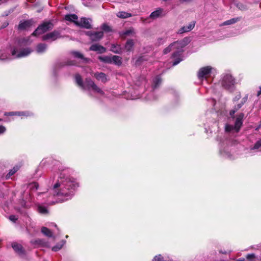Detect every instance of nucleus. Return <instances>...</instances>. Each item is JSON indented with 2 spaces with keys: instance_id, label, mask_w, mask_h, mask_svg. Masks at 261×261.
<instances>
[{
  "instance_id": "f257e3e1",
  "label": "nucleus",
  "mask_w": 261,
  "mask_h": 261,
  "mask_svg": "<svg viewBox=\"0 0 261 261\" xmlns=\"http://www.w3.org/2000/svg\"><path fill=\"white\" fill-rule=\"evenodd\" d=\"M78 186V184L73 178L65 177L61 173L58 181L54 186L53 190L57 196L63 197V200H67L71 198L75 189Z\"/></svg>"
},
{
  "instance_id": "f03ea898",
  "label": "nucleus",
  "mask_w": 261,
  "mask_h": 261,
  "mask_svg": "<svg viewBox=\"0 0 261 261\" xmlns=\"http://www.w3.org/2000/svg\"><path fill=\"white\" fill-rule=\"evenodd\" d=\"M189 42L190 41L189 38H185L181 40L177 41L171 43L163 50L164 54H167L172 50H175L172 55V57L175 59V61L173 63V66L176 65L182 60V58L181 57L182 48L186 46Z\"/></svg>"
},
{
  "instance_id": "7ed1b4c3",
  "label": "nucleus",
  "mask_w": 261,
  "mask_h": 261,
  "mask_svg": "<svg viewBox=\"0 0 261 261\" xmlns=\"http://www.w3.org/2000/svg\"><path fill=\"white\" fill-rule=\"evenodd\" d=\"M243 114L242 113L239 115L235 120L234 126L229 124H226L225 127V131L226 132L238 133L243 124Z\"/></svg>"
},
{
  "instance_id": "20e7f679",
  "label": "nucleus",
  "mask_w": 261,
  "mask_h": 261,
  "mask_svg": "<svg viewBox=\"0 0 261 261\" xmlns=\"http://www.w3.org/2000/svg\"><path fill=\"white\" fill-rule=\"evenodd\" d=\"M53 25L51 23L47 22H44L39 25L37 29L33 32V35L37 36L45 33V32L52 29Z\"/></svg>"
},
{
  "instance_id": "39448f33",
  "label": "nucleus",
  "mask_w": 261,
  "mask_h": 261,
  "mask_svg": "<svg viewBox=\"0 0 261 261\" xmlns=\"http://www.w3.org/2000/svg\"><path fill=\"white\" fill-rule=\"evenodd\" d=\"M84 89L90 90L92 89L94 92L99 93L101 95L103 94V92L90 79H86L84 84V87H82Z\"/></svg>"
},
{
  "instance_id": "423d86ee",
  "label": "nucleus",
  "mask_w": 261,
  "mask_h": 261,
  "mask_svg": "<svg viewBox=\"0 0 261 261\" xmlns=\"http://www.w3.org/2000/svg\"><path fill=\"white\" fill-rule=\"evenodd\" d=\"M221 84L223 87L230 89L234 85V80L230 74H226L222 78Z\"/></svg>"
},
{
  "instance_id": "0eeeda50",
  "label": "nucleus",
  "mask_w": 261,
  "mask_h": 261,
  "mask_svg": "<svg viewBox=\"0 0 261 261\" xmlns=\"http://www.w3.org/2000/svg\"><path fill=\"white\" fill-rule=\"evenodd\" d=\"M212 70V68L211 66H206L201 68L198 72V77L200 80H203V79H206L207 77L210 75Z\"/></svg>"
},
{
  "instance_id": "6e6552de",
  "label": "nucleus",
  "mask_w": 261,
  "mask_h": 261,
  "mask_svg": "<svg viewBox=\"0 0 261 261\" xmlns=\"http://www.w3.org/2000/svg\"><path fill=\"white\" fill-rule=\"evenodd\" d=\"M86 34L89 37L91 40L93 41H96L100 40L103 36V32H86Z\"/></svg>"
},
{
  "instance_id": "1a4fd4ad",
  "label": "nucleus",
  "mask_w": 261,
  "mask_h": 261,
  "mask_svg": "<svg viewBox=\"0 0 261 261\" xmlns=\"http://www.w3.org/2000/svg\"><path fill=\"white\" fill-rule=\"evenodd\" d=\"M91 22L92 20L91 19L83 17L81 18L80 20H78V22H76V25L89 29L92 28Z\"/></svg>"
},
{
  "instance_id": "9d476101",
  "label": "nucleus",
  "mask_w": 261,
  "mask_h": 261,
  "mask_svg": "<svg viewBox=\"0 0 261 261\" xmlns=\"http://www.w3.org/2000/svg\"><path fill=\"white\" fill-rule=\"evenodd\" d=\"M32 51L31 49L27 48L21 50L19 53L17 54L16 50L14 49L12 52V54L15 58H22L29 55Z\"/></svg>"
},
{
  "instance_id": "9b49d317",
  "label": "nucleus",
  "mask_w": 261,
  "mask_h": 261,
  "mask_svg": "<svg viewBox=\"0 0 261 261\" xmlns=\"http://www.w3.org/2000/svg\"><path fill=\"white\" fill-rule=\"evenodd\" d=\"M60 37V33L58 31H54L44 35L42 37V39L43 40H49L51 41H54Z\"/></svg>"
},
{
  "instance_id": "f8f14e48",
  "label": "nucleus",
  "mask_w": 261,
  "mask_h": 261,
  "mask_svg": "<svg viewBox=\"0 0 261 261\" xmlns=\"http://www.w3.org/2000/svg\"><path fill=\"white\" fill-rule=\"evenodd\" d=\"M195 24V21L191 22L189 24L187 25L184 26L181 28H180L178 31V33L182 34L185 32H188L191 31L194 27Z\"/></svg>"
},
{
  "instance_id": "ddd939ff",
  "label": "nucleus",
  "mask_w": 261,
  "mask_h": 261,
  "mask_svg": "<svg viewBox=\"0 0 261 261\" xmlns=\"http://www.w3.org/2000/svg\"><path fill=\"white\" fill-rule=\"evenodd\" d=\"M90 50L97 51L98 53H103L106 50L104 47L97 44L92 45L90 47Z\"/></svg>"
},
{
  "instance_id": "4468645a",
  "label": "nucleus",
  "mask_w": 261,
  "mask_h": 261,
  "mask_svg": "<svg viewBox=\"0 0 261 261\" xmlns=\"http://www.w3.org/2000/svg\"><path fill=\"white\" fill-rule=\"evenodd\" d=\"M163 12L164 10L163 9L159 8L152 12L150 14L149 17L153 19L159 18V17L163 15Z\"/></svg>"
},
{
  "instance_id": "2eb2a0df",
  "label": "nucleus",
  "mask_w": 261,
  "mask_h": 261,
  "mask_svg": "<svg viewBox=\"0 0 261 261\" xmlns=\"http://www.w3.org/2000/svg\"><path fill=\"white\" fill-rule=\"evenodd\" d=\"M65 19L66 21L73 22L76 25V22H78V17L75 14H67L65 16Z\"/></svg>"
},
{
  "instance_id": "dca6fc26",
  "label": "nucleus",
  "mask_w": 261,
  "mask_h": 261,
  "mask_svg": "<svg viewBox=\"0 0 261 261\" xmlns=\"http://www.w3.org/2000/svg\"><path fill=\"white\" fill-rule=\"evenodd\" d=\"M94 76L97 80L100 81L103 83H106L108 81L107 75L102 72L95 73H94Z\"/></svg>"
},
{
  "instance_id": "f3484780",
  "label": "nucleus",
  "mask_w": 261,
  "mask_h": 261,
  "mask_svg": "<svg viewBox=\"0 0 261 261\" xmlns=\"http://www.w3.org/2000/svg\"><path fill=\"white\" fill-rule=\"evenodd\" d=\"M12 247L13 248L14 251L18 253H23L22 246L21 244L16 242H13L12 243Z\"/></svg>"
},
{
  "instance_id": "a211bd4d",
  "label": "nucleus",
  "mask_w": 261,
  "mask_h": 261,
  "mask_svg": "<svg viewBox=\"0 0 261 261\" xmlns=\"http://www.w3.org/2000/svg\"><path fill=\"white\" fill-rule=\"evenodd\" d=\"M121 58L118 56H113L111 57V63H114L118 65H120L121 64Z\"/></svg>"
},
{
  "instance_id": "6ab92c4d",
  "label": "nucleus",
  "mask_w": 261,
  "mask_h": 261,
  "mask_svg": "<svg viewBox=\"0 0 261 261\" xmlns=\"http://www.w3.org/2000/svg\"><path fill=\"white\" fill-rule=\"evenodd\" d=\"M246 261H261V258H259L254 254H248L246 256Z\"/></svg>"
},
{
  "instance_id": "aec40b11",
  "label": "nucleus",
  "mask_w": 261,
  "mask_h": 261,
  "mask_svg": "<svg viewBox=\"0 0 261 261\" xmlns=\"http://www.w3.org/2000/svg\"><path fill=\"white\" fill-rule=\"evenodd\" d=\"M116 15L118 17L120 18H126L132 16L130 13L123 11L118 12Z\"/></svg>"
},
{
  "instance_id": "412c9836",
  "label": "nucleus",
  "mask_w": 261,
  "mask_h": 261,
  "mask_svg": "<svg viewBox=\"0 0 261 261\" xmlns=\"http://www.w3.org/2000/svg\"><path fill=\"white\" fill-rule=\"evenodd\" d=\"M240 19V18L239 17L233 18H232V19H230L229 20L224 21L221 24V25H228L236 23L238 21H239Z\"/></svg>"
},
{
  "instance_id": "4be33fe9",
  "label": "nucleus",
  "mask_w": 261,
  "mask_h": 261,
  "mask_svg": "<svg viewBox=\"0 0 261 261\" xmlns=\"http://www.w3.org/2000/svg\"><path fill=\"white\" fill-rule=\"evenodd\" d=\"M31 24V22L30 21H25L20 23L19 24L18 28L20 30L25 29L29 28Z\"/></svg>"
},
{
  "instance_id": "5701e85b",
  "label": "nucleus",
  "mask_w": 261,
  "mask_h": 261,
  "mask_svg": "<svg viewBox=\"0 0 261 261\" xmlns=\"http://www.w3.org/2000/svg\"><path fill=\"white\" fill-rule=\"evenodd\" d=\"M134 45L133 41L132 40H128L125 44V49L128 51H130L133 49Z\"/></svg>"
},
{
  "instance_id": "b1692460",
  "label": "nucleus",
  "mask_w": 261,
  "mask_h": 261,
  "mask_svg": "<svg viewBox=\"0 0 261 261\" xmlns=\"http://www.w3.org/2000/svg\"><path fill=\"white\" fill-rule=\"evenodd\" d=\"M5 115H6V116H7V115H9V116L18 115V116H28L29 115L28 113H27H27H25V112H18L5 113Z\"/></svg>"
},
{
  "instance_id": "393cba45",
  "label": "nucleus",
  "mask_w": 261,
  "mask_h": 261,
  "mask_svg": "<svg viewBox=\"0 0 261 261\" xmlns=\"http://www.w3.org/2000/svg\"><path fill=\"white\" fill-rule=\"evenodd\" d=\"M46 49V45L45 44H39L37 46L36 51L38 53H43Z\"/></svg>"
},
{
  "instance_id": "a878e982",
  "label": "nucleus",
  "mask_w": 261,
  "mask_h": 261,
  "mask_svg": "<svg viewBox=\"0 0 261 261\" xmlns=\"http://www.w3.org/2000/svg\"><path fill=\"white\" fill-rule=\"evenodd\" d=\"M111 50L116 54H120L121 53V48L119 45L113 44L111 47Z\"/></svg>"
},
{
  "instance_id": "bb28decb",
  "label": "nucleus",
  "mask_w": 261,
  "mask_h": 261,
  "mask_svg": "<svg viewBox=\"0 0 261 261\" xmlns=\"http://www.w3.org/2000/svg\"><path fill=\"white\" fill-rule=\"evenodd\" d=\"M41 232L44 235H45L48 237H51L53 236L52 232L47 227H43L41 228Z\"/></svg>"
},
{
  "instance_id": "cd10ccee",
  "label": "nucleus",
  "mask_w": 261,
  "mask_h": 261,
  "mask_svg": "<svg viewBox=\"0 0 261 261\" xmlns=\"http://www.w3.org/2000/svg\"><path fill=\"white\" fill-rule=\"evenodd\" d=\"M111 57L109 56H99L98 59L100 61L106 63H111Z\"/></svg>"
},
{
  "instance_id": "c85d7f7f",
  "label": "nucleus",
  "mask_w": 261,
  "mask_h": 261,
  "mask_svg": "<svg viewBox=\"0 0 261 261\" xmlns=\"http://www.w3.org/2000/svg\"><path fill=\"white\" fill-rule=\"evenodd\" d=\"M75 81L77 85L81 87V88L84 87V84L82 82V79L81 78V76L79 74H76L75 75Z\"/></svg>"
},
{
  "instance_id": "c756f323",
  "label": "nucleus",
  "mask_w": 261,
  "mask_h": 261,
  "mask_svg": "<svg viewBox=\"0 0 261 261\" xmlns=\"http://www.w3.org/2000/svg\"><path fill=\"white\" fill-rule=\"evenodd\" d=\"M135 34V31L134 29L130 28L126 31L123 32L121 35L123 36H130L134 35Z\"/></svg>"
},
{
  "instance_id": "7c9ffc66",
  "label": "nucleus",
  "mask_w": 261,
  "mask_h": 261,
  "mask_svg": "<svg viewBox=\"0 0 261 261\" xmlns=\"http://www.w3.org/2000/svg\"><path fill=\"white\" fill-rule=\"evenodd\" d=\"M72 55L75 58L83 59L84 60H87L86 59L84 58L83 55L80 52L74 51L71 53Z\"/></svg>"
},
{
  "instance_id": "2f4dec72",
  "label": "nucleus",
  "mask_w": 261,
  "mask_h": 261,
  "mask_svg": "<svg viewBox=\"0 0 261 261\" xmlns=\"http://www.w3.org/2000/svg\"><path fill=\"white\" fill-rule=\"evenodd\" d=\"M38 211L39 213L42 214H45L48 213L47 208L41 205H39L38 206Z\"/></svg>"
},
{
  "instance_id": "473e14b6",
  "label": "nucleus",
  "mask_w": 261,
  "mask_h": 261,
  "mask_svg": "<svg viewBox=\"0 0 261 261\" xmlns=\"http://www.w3.org/2000/svg\"><path fill=\"white\" fill-rule=\"evenodd\" d=\"M161 83V80L160 77L159 76L156 77L154 81H153V84H154V88H156L158 87V86Z\"/></svg>"
},
{
  "instance_id": "72a5a7b5",
  "label": "nucleus",
  "mask_w": 261,
  "mask_h": 261,
  "mask_svg": "<svg viewBox=\"0 0 261 261\" xmlns=\"http://www.w3.org/2000/svg\"><path fill=\"white\" fill-rule=\"evenodd\" d=\"M19 168L17 166L14 167L12 170L10 171L9 172V174L8 175H9V177H10L11 175H13L14 174H15L17 171L18 170Z\"/></svg>"
},
{
  "instance_id": "f704fd0d",
  "label": "nucleus",
  "mask_w": 261,
  "mask_h": 261,
  "mask_svg": "<svg viewBox=\"0 0 261 261\" xmlns=\"http://www.w3.org/2000/svg\"><path fill=\"white\" fill-rule=\"evenodd\" d=\"M101 29L106 32H111L112 31L111 28L106 24H103L101 26Z\"/></svg>"
},
{
  "instance_id": "c9c22d12",
  "label": "nucleus",
  "mask_w": 261,
  "mask_h": 261,
  "mask_svg": "<svg viewBox=\"0 0 261 261\" xmlns=\"http://www.w3.org/2000/svg\"><path fill=\"white\" fill-rule=\"evenodd\" d=\"M64 244V243H63L62 245H57L53 247L52 248V250L54 251H57L59 250L60 249L62 248Z\"/></svg>"
},
{
  "instance_id": "e433bc0d",
  "label": "nucleus",
  "mask_w": 261,
  "mask_h": 261,
  "mask_svg": "<svg viewBox=\"0 0 261 261\" xmlns=\"http://www.w3.org/2000/svg\"><path fill=\"white\" fill-rule=\"evenodd\" d=\"M261 147V140L257 141L254 144L253 149H258Z\"/></svg>"
},
{
  "instance_id": "4c0bfd02",
  "label": "nucleus",
  "mask_w": 261,
  "mask_h": 261,
  "mask_svg": "<svg viewBox=\"0 0 261 261\" xmlns=\"http://www.w3.org/2000/svg\"><path fill=\"white\" fill-rule=\"evenodd\" d=\"M17 219L18 218L15 215H11L9 217V219L13 222H15Z\"/></svg>"
},
{
  "instance_id": "58836bf2",
  "label": "nucleus",
  "mask_w": 261,
  "mask_h": 261,
  "mask_svg": "<svg viewBox=\"0 0 261 261\" xmlns=\"http://www.w3.org/2000/svg\"><path fill=\"white\" fill-rule=\"evenodd\" d=\"M6 130V128L5 126L3 125H0V135L4 133Z\"/></svg>"
},
{
  "instance_id": "ea45409f",
  "label": "nucleus",
  "mask_w": 261,
  "mask_h": 261,
  "mask_svg": "<svg viewBox=\"0 0 261 261\" xmlns=\"http://www.w3.org/2000/svg\"><path fill=\"white\" fill-rule=\"evenodd\" d=\"M260 94H261V86H260V87H259V91L257 92V96H259Z\"/></svg>"
},
{
  "instance_id": "a19ab883",
  "label": "nucleus",
  "mask_w": 261,
  "mask_h": 261,
  "mask_svg": "<svg viewBox=\"0 0 261 261\" xmlns=\"http://www.w3.org/2000/svg\"><path fill=\"white\" fill-rule=\"evenodd\" d=\"M234 113H235V111H234V110H232L230 112V115L231 116H233L234 114Z\"/></svg>"
},
{
  "instance_id": "79ce46f5",
  "label": "nucleus",
  "mask_w": 261,
  "mask_h": 261,
  "mask_svg": "<svg viewBox=\"0 0 261 261\" xmlns=\"http://www.w3.org/2000/svg\"><path fill=\"white\" fill-rule=\"evenodd\" d=\"M180 2L184 3V2H188L190 1L191 0H179Z\"/></svg>"
},
{
  "instance_id": "37998d69",
  "label": "nucleus",
  "mask_w": 261,
  "mask_h": 261,
  "mask_svg": "<svg viewBox=\"0 0 261 261\" xmlns=\"http://www.w3.org/2000/svg\"><path fill=\"white\" fill-rule=\"evenodd\" d=\"M261 128V120L259 121L257 128Z\"/></svg>"
},
{
  "instance_id": "c03bdc74",
  "label": "nucleus",
  "mask_w": 261,
  "mask_h": 261,
  "mask_svg": "<svg viewBox=\"0 0 261 261\" xmlns=\"http://www.w3.org/2000/svg\"><path fill=\"white\" fill-rule=\"evenodd\" d=\"M242 106V104L240 103L238 105V109H240Z\"/></svg>"
},
{
  "instance_id": "a18cd8bd",
  "label": "nucleus",
  "mask_w": 261,
  "mask_h": 261,
  "mask_svg": "<svg viewBox=\"0 0 261 261\" xmlns=\"http://www.w3.org/2000/svg\"><path fill=\"white\" fill-rule=\"evenodd\" d=\"M68 64L70 65H74V63H69Z\"/></svg>"
},
{
  "instance_id": "49530a36",
  "label": "nucleus",
  "mask_w": 261,
  "mask_h": 261,
  "mask_svg": "<svg viewBox=\"0 0 261 261\" xmlns=\"http://www.w3.org/2000/svg\"><path fill=\"white\" fill-rule=\"evenodd\" d=\"M0 59L1 60H3V59H2V57H0Z\"/></svg>"
},
{
  "instance_id": "de8ad7c7",
  "label": "nucleus",
  "mask_w": 261,
  "mask_h": 261,
  "mask_svg": "<svg viewBox=\"0 0 261 261\" xmlns=\"http://www.w3.org/2000/svg\"><path fill=\"white\" fill-rule=\"evenodd\" d=\"M1 120L0 119V121H1Z\"/></svg>"
}]
</instances>
